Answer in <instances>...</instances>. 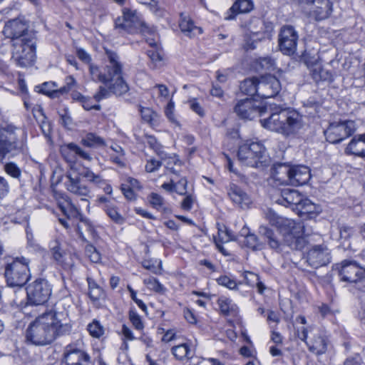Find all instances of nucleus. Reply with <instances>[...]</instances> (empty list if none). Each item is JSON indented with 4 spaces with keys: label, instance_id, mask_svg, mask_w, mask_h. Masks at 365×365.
Returning a JSON list of instances; mask_svg holds the SVG:
<instances>
[{
    "label": "nucleus",
    "instance_id": "obj_1",
    "mask_svg": "<svg viewBox=\"0 0 365 365\" xmlns=\"http://www.w3.org/2000/svg\"><path fill=\"white\" fill-rule=\"evenodd\" d=\"M106 56L107 60L103 68L93 63L89 65L91 79L103 84L99 86L94 95L96 101L108 98L112 94L121 96L130 90L124 78L123 63L119 55L113 51L106 49Z\"/></svg>",
    "mask_w": 365,
    "mask_h": 365
},
{
    "label": "nucleus",
    "instance_id": "obj_2",
    "mask_svg": "<svg viewBox=\"0 0 365 365\" xmlns=\"http://www.w3.org/2000/svg\"><path fill=\"white\" fill-rule=\"evenodd\" d=\"M71 328L67 312L50 310L29 324L25 331V341L28 344L46 346L69 334Z\"/></svg>",
    "mask_w": 365,
    "mask_h": 365
},
{
    "label": "nucleus",
    "instance_id": "obj_3",
    "mask_svg": "<svg viewBox=\"0 0 365 365\" xmlns=\"http://www.w3.org/2000/svg\"><path fill=\"white\" fill-rule=\"evenodd\" d=\"M261 125L285 136L297 134L303 127L302 115L294 110L280 109L269 118L260 120Z\"/></svg>",
    "mask_w": 365,
    "mask_h": 365
},
{
    "label": "nucleus",
    "instance_id": "obj_4",
    "mask_svg": "<svg viewBox=\"0 0 365 365\" xmlns=\"http://www.w3.org/2000/svg\"><path fill=\"white\" fill-rule=\"evenodd\" d=\"M27 151L26 135L12 124L0 125V160L6 155L12 157Z\"/></svg>",
    "mask_w": 365,
    "mask_h": 365
},
{
    "label": "nucleus",
    "instance_id": "obj_5",
    "mask_svg": "<svg viewBox=\"0 0 365 365\" xmlns=\"http://www.w3.org/2000/svg\"><path fill=\"white\" fill-rule=\"evenodd\" d=\"M270 223L279 227L284 237V242L292 250H301L307 245V241L304 237L303 226L295 221L282 218L275 215L269 217Z\"/></svg>",
    "mask_w": 365,
    "mask_h": 365
},
{
    "label": "nucleus",
    "instance_id": "obj_6",
    "mask_svg": "<svg viewBox=\"0 0 365 365\" xmlns=\"http://www.w3.org/2000/svg\"><path fill=\"white\" fill-rule=\"evenodd\" d=\"M265 151V148L259 142L245 143L239 148L238 160L246 166L253 168L264 166L267 162Z\"/></svg>",
    "mask_w": 365,
    "mask_h": 365
},
{
    "label": "nucleus",
    "instance_id": "obj_7",
    "mask_svg": "<svg viewBox=\"0 0 365 365\" xmlns=\"http://www.w3.org/2000/svg\"><path fill=\"white\" fill-rule=\"evenodd\" d=\"M29 260L25 257H16L7 264L5 268V277L9 287H21L30 278Z\"/></svg>",
    "mask_w": 365,
    "mask_h": 365
},
{
    "label": "nucleus",
    "instance_id": "obj_8",
    "mask_svg": "<svg viewBox=\"0 0 365 365\" xmlns=\"http://www.w3.org/2000/svg\"><path fill=\"white\" fill-rule=\"evenodd\" d=\"M35 39L26 36L12 43V60L21 67L31 66L35 58Z\"/></svg>",
    "mask_w": 365,
    "mask_h": 365
},
{
    "label": "nucleus",
    "instance_id": "obj_9",
    "mask_svg": "<svg viewBox=\"0 0 365 365\" xmlns=\"http://www.w3.org/2000/svg\"><path fill=\"white\" fill-rule=\"evenodd\" d=\"M51 286L45 279H36L26 287L28 301L34 305L46 303L51 295Z\"/></svg>",
    "mask_w": 365,
    "mask_h": 365
},
{
    "label": "nucleus",
    "instance_id": "obj_10",
    "mask_svg": "<svg viewBox=\"0 0 365 365\" xmlns=\"http://www.w3.org/2000/svg\"><path fill=\"white\" fill-rule=\"evenodd\" d=\"M341 281L348 283H356L365 279V268L352 260H343L335 265Z\"/></svg>",
    "mask_w": 365,
    "mask_h": 365
},
{
    "label": "nucleus",
    "instance_id": "obj_11",
    "mask_svg": "<svg viewBox=\"0 0 365 365\" xmlns=\"http://www.w3.org/2000/svg\"><path fill=\"white\" fill-rule=\"evenodd\" d=\"M356 130L352 120L333 122L324 130L327 140L331 143H337L350 136Z\"/></svg>",
    "mask_w": 365,
    "mask_h": 365
},
{
    "label": "nucleus",
    "instance_id": "obj_12",
    "mask_svg": "<svg viewBox=\"0 0 365 365\" xmlns=\"http://www.w3.org/2000/svg\"><path fill=\"white\" fill-rule=\"evenodd\" d=\"M83 343L78 340L76 344L66 346L62 365H89L90 356L83 349Z\"/></svg>",
    "mask_w": 365,
    "mask_h": 365
},
{
    "label": "nucleus",
    "instance_id": "obj_13",
    "mask_svg": "<svg viewBox=\"0 0 365 365\" xmlns=\"http://www.w3.org/2000/svg\"><path fill=\"white\" fill-rule=\"evenodd\" d=\"M66 178L65 186L67 191L80 197L81 202L88 209L90 207L89 199L91 197L90 188L83 183L78 175L72 176L70 173H67Z\"/></svg>",
    "mask_w": 365,
    "mask_h": 365
},
{
    "label": "nucleus",
    "instance_id": "obj_14",
    "mask_svg": "<svg viewBox=\"0 0 365 365\" xmlns=\"http://www.w3.org/2000/svg\"><path fill=\"white\" fill-rule=\"evenodd\" d=\"M267 110V106L251 98L238 101L235 107V112L240 118L250 120L256 116L262 115Z\"/></svg>",
    "mask_w": 365,
    "mask_h": 365
},
{
    "label": "nucleus",
    "instance_id": "obj_15",
    "mask_svg": "<svg viewBox=\"0 0 365 365\" xmlns=\"http://www.w3.org/2000/svg\"><path fill=\"white\" fill-rule=\"evenodd\" d=\"M298 34L293 26H284L279 34V46L281 51L288 56L295 53Z\"/></svg>",
    "mask_w": 365,
    "mask_h": 365
},
{
    "label": "nucleus",
    "instance_id": "obj_16",
    "mask_svg": "<svg viewBox=\"0 0 365 365\" xmlns=\"http://www.w3.org/2000/svg\"><path fill=\"white\" fill-rule=\"evenodd\" d=\"M306 259L310 267L317 269L330 262V252L326 245H314L307 252Z\"/></svg>",
    "mask_w": 365,
    "mask_h": 365
},
{
    "label": "nucleus",
    "instance_id": "obj_17",
    "mask_svg": "<svg viewBox=\"0 0 365 365\" xmlns=\"http://www.w3.org/2000/svg\"><path fill=\"white\" fill-rule=\"evenodd\" d=\"M297 336L306 343L310 351L320 355L324 354L327 349V342L324 336H323L319 331L313 334V336L309 341H307L308 337V329L302 327L301 331H297Z\"/></svg>",
    "mask_w": 365,
    "mask_h": 365
},
{
    "label": "nucleus",
    "instance_id": "obj_18",
    "mask_svg": "<svg viewBox=\"0 0 365 365\" xmlns=\"http://www.w3.org/2000/svg\"><path fill=\"white\" fill-rule=\"evenodd\" d=\"M3 33L6 37L11 39L12 43L17 39L23 40L26 36L34 38L33 35L29 33L26 24L19 19L9 21L4 26Z\"/></svg>",
    "mask_w": 365,
    "mask_h": 365
},
{
    "label": "nucleus",
    "instance_id": "obj_19",
    "mask_svg": "<svg viewBox=\"0 0 365 365\" xmlns=\"http://www.w3.org/2000/svg\"><path fill=\"white\" fill-rule=\"evenodd\" d=\"M280 89L279 81L273 76H262L258 82V96L263 98L275 96Z\"/></svg>",
    "mask_w": 365,
    "mask_h": 365
},
{
    "label": "nucleus",
    "instance_id": "obj_20",
    "mask_svg": "<svg viewBox=\"0 0 365 365\" xmlns=\"http://www.w3.org/2000/svg\"><path fill=\"white\" fill-rule=\"evenodd\" d=\"M142 24L136 11L128 8L123 9V16L115 19V26L116 29L132 32L135 28Z\"/></svg>",
    "mask_w": 365,
    "mask_h": 365
},
{
    "label": "nucleus",
    "instance_id": "obj_21",
    "mask_svg": "<svg viewBox=\"0 0 365 365\" xmlns=\"http://www.w3.org/2000/svg\"><path fill=\"white\" fill-rule=\"evenodd\" d=\"M310 16L317 21L327 19L332 11V3L330 0H311L309 1Z\"/></svg>",
    "mask_w": 365,
    "mask_h": 365
},
{
    "label": "nucleus",
    "instance_id": "obj_22",
    "mask_svg": "<svg viewBox=\"0 0 365 365\" xmlns=\"http://www.w3.org/2000/svg\"><path fill=\"white\" fill-rule=\"evenodd\" d=\"M51 250L53 259L63 269H69L74 266V256L70 252L62 250L58 242H54Z\"/></svg>",
    "mask_w": 365,
    "mask_h": 365
},
{
    "label": "nucleus",
    "instance_id": "obj_23",
    "mask_svg": "<svg viewBox=\"0 0 365 365\" xmlns=\"http://www.w3.org/2000/svg\"><path fill=\"white\" fill-rule=\"evenodd\" d=\"M227 194L231 200L242 209L248 208L252 203L250 196L235 184L232 183L229 185Z\"/></svg>",
    "mask_w": 365,
    "mask_h": 365
},
{
    "label": "nucleus",
    "instance_id": "obj_24",
    "mask_svg": "<svg viewBox=\"0 0 365 365\" xmlns=\"http://www.w3.org/2000/svg\"><path fill=\"white\" fill-rule=\"evenodd\" d=\"M302 198L303 197L297 190L284 188L281 190L280 197L277 200V202L286 207L294 205L297 209Z\"/></svg>",
    "mask_w": 365,
    "mask_h": 365
},
{
    "label": "nucleus",
    "instance_id": "obj_25",
    "mask_svg": "<svg viewBox=\"0 0 365 365\" xmlns=\"http://www.w3.org/2000/svg\"><path fill=\"white\" fill-rule=\"evenodd\" d=\"M310 170L307 166L292 167L290 175L291 185L298 186L306 184L310 179Z\"/></svg>",
    "mask_w": 365,
    "mask_h": 365
},
{
    "label": "nucleus",
    "instance_id": "obj_26",
    "mask_svg": "<svg viewBox=\"0 0 365 365\" xmlns=\"http://www.w3.org/2000/svg\"><path fill=\"white\" fill-rule=\"evenodd\" d=\"M254 9V3L252 0H237L227 11L225 20L235 19L238 14L249 13Z\"/></svg>",
    "mask_w": 365,
    "mask_h": 365
},
{
    "label": "nucleus",
    "instance_id": "obj_27",
    "mask_svg": "<svg viewBox=\"0 0 365 365\" xmlns=\"http://www.w3.org/2000/svg\"><path fill=\"white\" fill-rule=\"evenodd\" d=\"M58 205L68 218H78L81 216L80 209L66 195L58 200Z\"/></svg>",
    "mask_w": 365,
    "mask_h": 365
},
{
    "label": "nucleus",
    "instance_id": "obj_28",
    "mask_svg": "<svg viewBox=\"0 0 365 365\" xmlns=\"http://www.w3.org/2000/svg\"><path fill=\"white\" fill-rule=\"evenodd\" d=\"M292 167L288 165L279 164L274 167L272 176L280 185H290Z\"/></svg>",
    "mask_w": 365,
    "mask_h": 365
},
{
    "label": "nucleus",
    "instance_id": "obj_29",
    "mask_svg": "<svg viewBox=\"0 0 365 365\" xmlns=\"http://www.w3.org/2000/svg\"><path fill=\"white\" fill-rule=\"evenodd\" d=\"M181 31L186 36L192 38L202 34L201 28L194 25L192 20L186 15H180V21L179 24Z\"/></svg>",
    "mask_w": 365,
    "mask_h": 365
},
{
    "label": "nucleus",
    "instance_id": "obj_30",
    "mask_svg": "<svg viewBox=\"0 0 365 365\" xmlns=\"http://www.w3.org/2000/svg\"><path fill=\"white\" fill-rule=\"evenodd\" d=\"M297 210L301 215H307L308 217H312L321 211L319 205L307 198H302Z\"/></svg>",
    "mask_w": 365,
    "mask_h": 365
},
{
    "label": "nucleus",
    "instance_id": "obj_31",
    "mask_svg": "<svg viewBox=\"0 0 365 365\" xmlns=\"http://www.w3.org/2000/svg\"><path fill=\"white\" fill-rule=\"evenodd\" d=\"M346 153L365 157V143L360 139V135L355 136L346 148Z\"/></svg>",
    "mask_w": 365,
    "mask_h": 365
},
{
    "label": "nucleus",
    "instance_id": "obj_32",
    "mask_svg": "<svg viewBox=\"0 0 365 365\" xmlns=\"http://www.w3.org/2000/svg\"><path fill=\"white\" fill-rule=\"evenodd\" d=\"M311 75L312 76V78L316 82H331L333 81L332 73L329 70L322 68L319 65L314 66V67L311 71Z\"/></svg>",
    "mask_w": 365,
    "mask_h": 365
},
{
    "label": "nucleus",
    "instance_id": "obj_33",
    "mask_svg": "<svg viewBox=\"0 0 365 365\" xmlns=\"http://www.w3.org/2000/svg\"><path fill=\"white\" fill-rule=\"evenodd\" d=\"M263 38V34L257 32H248L244 35L242 48L245 51L254 50L257 44Z\"/></svg>",
    "mask_w": 365,
    "mask_h": 365
},
{
    "label": "nucleus",
    "instance_id": "obj_34",
    "mask_svg": "<svg viewBox=\"0 0 365 365\" xmlns=\"http://www.w3.org/2000/svg\"><path fill=\"white\" fill-rule=\"evenodd\" d=\"M217 304L220 307L221 312L226 316H235L237 313V307L232 303V300L225 297H221L217 300Z\"/></svg>",
    "mask_w": 365,
    "mask_h": 365
},
{
    "label": "nucleus",
    "instance_id": "obj_35",
    "mask_svg": "<svg viewBox=\"0 0 365 365\" xmlns=\"http://www.w3.org/2000/svg\"><path fill=\"white\" fill-rule=\"evenodd\" d=\"M259 79L257 78H250L244 80L240 84L241 91L249 96L255 94L258 95V82Z\"/></svg>",
    "mask_w": 365,
    "mask_h": 365
},
{
    "label": "nucleus",
    "instance_id": "obj_36",
    "mask_svg": "<svg viewBox=\"0 0 365 365\" xmlns=\"http://www.w3.org/2000/svg\"><path fill=\"white\" fill-rule=\"evenodd\" d=\"M172 354L178 360H184L191 357L192 351L188 343H182L172 348Z\"/></svg>",
    "mask_w": 365,
    "mask_h": 365
},
{
    "label": "nucleus",
    "instance_id": "obj_37",
    "mask_svg": "<svg viewBox=\"0 0 365 365\" xmlns=\"http://www.w3.org/2000/svg\"><path fill=\"white\" fill-rule=\"evenodd\" d=\"M259 233L264 237L272 249L277 250L279 248L280 243L274 235L273 231L269 227L262 225L259 228Z\"/></svg>",
    "mask_w": 365,
    "mask_h": 365
},
{
    "label": "nucleus",
    "instance_id": "obj_38",
    "mask_svg": "<svg viewBox=\"0 0 365 365\" xmlns=\"http://www.w3.org/2000/svg\"><path fill=\"white\" fill-rule=\"evenodd\" d=\"M61 153L68 163L75 164L76 163V145L75 143H71L61 146Z\"/></svg>",
    "mask_w": 365,
    "mask_h": 365
},
{
    "label": "nucleus",
    "instance_id": "obj_39",
    "mask_svg": "<svg viewBox=\"0 0 365 365\" xmlns=\"http://www.w3.org/2000/svg\"><path fill=\"white\" fill-rule=\"evenodd\" d=\"M217 238H215L220 243H226L235 240L234 235L225 225L217 224Z\"/></svg>",
    "mask_w": 365,
    "mask_h": 365
},
{
    "label": "nucleus",
    "instance_id": "obj_40",
    "mask_svg": "<svg viewBox=\"0 0 365 365\" xmlns=\"http://www.w3.org/2000/svg\"><path fill=\"white\" fill-rule=\"evenodd\" d=\"M104 210L108 217L115 223L122 225L125 222V218L119 213L116 207L112 206L111 205H106L104 207Z\"/></svg>",
    "mask_w": 365,
    "mask_h": 365
},
{
    "label": "nucleus",
    "instance_id": "obj_41",
    "mask_svg": "<svg viewBox=\"0 0 365 365\" xmlns=\"http://www.w3.org/2000/svg\"><path fill=\"white\" fill-rule=\"evenodd\" d=\"M246 247L255 250L263 249L264 244L259 242L258 237L255 234H246V238L244 240Z\"/></svg>",
    "mask_w": 365,
    "mask_h": 365
},
{
    "label": "nucleus",
    "instance_id": "obj_42",
    "mask_svg": "<svg viewBox=\"0 0 365 365\" xmlns=\"http://www.w3.org/2000/svg\"><path fill=\"white\" fill-rule=\"evenodd\" d=\"M165 161V168L170 170L173 173L178 175L179 170L175 169L174 166H181V161L177 155H169L165 153L164 158L162 159Z\"/></svg>",
    "mask_w": 365,
    "mask_h": 365
},
{
    "label": "nucleus",
    "instance_id": "obj_43",
    "mask_svg": "<svg viewBox=\"0 0 365 365\" xmlns=\"http://www.w3.org/2000/svg\"><path fill=\"white\" fill-rule=\"evenodd\" d=\"M81 143L85 146L90 148L104 145L103 139L93 133H88L82 139Z\"/></svg>",
    "mask_w": 365,
    "mask_h": 365
},
{
    "label": "nucleus",
    "instance_id": "obj_44",
    "mask_svg": "<svg viewBox=\"0 0 365 365\" xmlns=\"http://www.w3.org/2000/svg\"><path fill=\"white\" fill-rule=\"evenodd\" d=\"M143 283L147 286V287L158 293H164L165 291V288L164 286L159 282V281L155 277H150L143 280Z\"/></svg>",
    "mask_w": 365,
    "mask_h": 365
},
{
    "label": "nucleus",
    "instance_id": "obj_45",
    "mask_svg": "<svg viewBox=\"0 0 365 365\" xmlns=\"http://www.w3.org/2000/svg\"><path fill=\"white\" fill-rule=\"evenodd\" d=\"M148 200L153 208L158 210L163 209V210L165 211V208L164 207L165 200L161 195L155 192H152L150 194Z\"/></svg>",
    "mask_w": 365,
    "mask_h": 365
},
{
    "label": "nucleus",
    "instance_id": "obj_46",
    "mask_svg": "<svg viewBox=\"0 0 365 365\" xmlns=\"http://www.w3.org/2000/svg\"><path fill=\"white\" fill-rule=\"evenodd\" d=\"M146 142L158 156L160 157L161 159L164 158L165 152L162 150V145L158 142L157 139L153 135H145Z\"/></svg>",
    "mask_w": 365,
    "mask_h": 365
},
{
    "label": "nucleus",
    "instance_id": "obj_47",
    "mask_svg": "<svg viewBox=\"0 0 365 365\" xmlns=\"http://www.w3.org/2000/svg\"><path fill=\"white\" fill-rule=\"evenodd\" d=\"M80 175L94 184L100 185L104 182L100 175L94 173L89 168H86L83 170Z\"/></svg>",
    "mask_w": 365,
    "mask_h": 365
},
{
    "label": "nucleus",
    "instance_id": "obj_48",
    "mask_svg": "<svg viewBox=\"0 0 365 365\" xmlns=\"http://www.w3.org/2000/svg\"><path fill=\"white\" fill-rule=\"evenodd\" d=\"M56 87V84L54 82H45L41 85L40 91L43 94L54 98L57 96L58 93H60L57 89H55Z\"/></svg>",
    "mask_w": 365,
    "mask_h": 365
},
{
    "label": "nucleus",
    "instance_id": "obj_49",
    "mask_svg": "<svg viewBox=\"0 0 365 365\" xmlns=\"http://www.w3.org/2000/svg\"><path fill=\"white\" fill-rule=\"evenodd\" d=\"M190 108L202 118L205 115V110L197 98H191L187 101Z\"/></svg>",
    "mask_w": 365,
    "mask_h": 365
},
{
    "label": "nucleus",
    "instance_id": "obj_50",
    "mask_svg": "<svg viewBox=\"0 0 365 365\" xmlns=\"http://www.w3.org/2000/svg\"><path fill=\"white\" fill-rule=\"evenodd\" d=\"M88 331L90 334L95 338L101 336L104 331L103 327L96 320L88 325Z\"/></svg>",
    "mask_w": 365,
    "mask_h": 365
},
{
    "label": "nucleus",
    "instance_id": "obj_51",
    "mask_svg": "<svg viewBox=\"0 0 365 365\" xmlns=\"http://www.w3.org/2000/svg\"><path fill=\"white\" fill-rule=\"evenodd\" d=\"M143 267L151 271L153 273L157 274L161 269V261L160 260H152V259H145L142 262Z\"/></svg>",
    "mask_w": 365,
    "mask_h": 365
},
{
    "label": "nucleus",
    "instance_id": "obj_52",
    "mask_svg": "<svg viewBox=\"0 0 365 365\" xmlns=\"http://www.w3.org/2000/svg\"><path fill=\"white\" fill-rule=\"evenodd\" d=\"M217 282L218 284L225 287L230 289H237V283L235 282V280L231 279L228 276H221L217 279Z\"/></svg>",
    "mask_w": 365,
    "mask_h": 365
},
{
    "label": "nucleus",
    "instance_id": "obj_53",
    "mask_svg": "<svg viewBox=\"0 0 365 365\" xmlns=\"http://www.w3.org/2000/svg\"><path fill=\"white\" fill-rule=\"evenodd\" d=\"M6 173L14 178H19L21 171L17 165L14 163H8L4 165Z\"/></svg>",
    "mask_w": 365,
    "mask_h": 365
},
{
    "label": "nucleus",
    "instance_id": "obj_54",
    "mask_svg": "<svg viewBox=\"0 0 365 365\" xmlns=\"http://www.w3.org/2000/svg\"><path fill=\"white\" fill-rule=\"evenodd\" d=\"M258 64L262 70L273 71L274 68V61L270 57L260 58Z\"/></svg>",
    "mask_w": 365,
    "mask_h": 365
},
{
    "label": "nucleus",
    "instance_id": "obj_55",
    "mask_svg": "<svg viewBox=\"0 0 365 365\" xmlns=\"http://www.w3.org/2000/svg\"><path fill=\"white\" fill-rule=\"evenodd\" d=\"M76 86V81L75 80L73 76H68L65 78V86L58 89V91H59L61 94L67 93Z\"/></svg>",
    "mask_w": 365,
    "mask_h": 365
},
{
    "label": "nucleus",
    "instance_id": "obj_56",
    "mask_svg": "<svg viewBox=\"0 0 365 365\" xmlns=\"http://www.w3.org/2000/svg\"><path fill=\"white\" fill-rule=\"evenodd\" d=\"M140 112L142 118L147 123H152L157 116V114L149 108H140Z\"/></svg>",
    "mask_w": 365,
    "mask_h": 365
},
{
    "label": "nucleus",
    "instance_id": "obj_57",
    "mask_svg": "<svg viewBox=\"0 0 365 365\" xmlns=\"http://www.w3.org/2000/svg\"><path fill=\"white\" fill-rule=\"evenodd\" d=\"M129 318L134 327L138 330H141L143 328V324L141 321L140 316L135 312H130Z\"/></svg>",
    "mask_w": 365,
    "mask_h": 365
},
{
    "label": "nucleus",
    "instance_id": "obj_58",
    "mask_svg": "<svg viewBox=\"0 0 365 365\" xmlns=\"http://www.w3.org/2000/svg\"><path fill=\"white\" fill-rule=\"evenodd\" d=\"M187 181L183 178L175 183V192L180 195H185L187 193Z\"/></svg>",
    "mask_w": 365,
    "mask_h": 365
},
{
    "label": "nucleus",
    "instance_id": "obj_59",
    "mask_svg": "<svg viewBox=\"0 0 365 365\" xmlns=\"http://www.w3.org/2000/svg\"><path fill=\"white\" fill-rule=\"evenodd\" d=\"M248 274L250 277V279H249L247 276L245 277L246 279L247 280V283H250L249 282L250 280H252V281L256 280L257 281L256 285H257L258 292L259 294H262L264 292V289H266V287H265L264 284L259 280V276L257 274H255L252 272H249Z\"/></svg>",
    "mask_w": 365,
    "mask_h": 365
},
{
    "label": "nucleus",
    "instance_id": "obj_60",
    "mask_svg": "<svg viewBox=\"0 0 365 365\" xmlns=\"http://www.w3.org/2000/svg\"><path fill=\"white\" fill-rule=\"evenodd\" d=\"M162 163L155 159L149 160L145 165V170L148 173H153L158 170L161 166Z\"/></svg>",
    "mask_w": 365,
    "mask_h": 365
},
{
    "label": "nucleus",
    "instance_id": "obj_61",
    "mask_svg": "<svg viewBox=\"0 0 365 365\" xmlns=\"http://www.w3.org/2000/svg\"><path fill=\"white\" fill-rule=\"evenodd\" d=\"M195 202V198L192 195H187L181 202V208L186 211H190Z\"/></svg>",
    "mask_w": 365,
    "mask_h": 365
},
{
    "label": "nucleus",
    "instance_id": "obj_62",
    "mask_svg": "<svg viewBox=\"0 0 365 365\" xmlns=\"http://www.w3.org/2000/svg\"><path fill=\"white\" fill-rule=\"evenodd\" d=\"M61 123L66 128H69L72 125V118L68 114L67 109H63L61 113H59Z\"/></svg>",
    "mask_w": 365,
    "mask_h": 365
},
{
    "label": "nucleus",
    "instance_id": "obj_63",
    "mask_svg": "<svg viewBox=\"0 0 365 365\" xmlns=\"http://www.w3.org/2000/svg\"><path fill=\"white\" fill-rule=\"evenodd\" d=\"M81 105L83 108L86 110H90L91 109H95L96 110H99L101 109V106L98 104H93L92 99L90 98L86 97L84 100L81 102Z\"/></svg>",
    "mask_w": 365,
    "mask_h": 365
},
{
    "label": "nucleus",
    "instance_id": "obj_64",
    "mask_svg": "<svg viewBox=\"0 0 365 365\" xmlns=\"http://www.w3.org/2000/svg\"><path fill=\"white\" fill-rule=\"evenodd\" d=\"M148 56L155 66L163 60L162 56L158 50L148 51Z\"/></svg>",
    "mask_w": 365,
    "mask_h": 365
}]
</instances>
